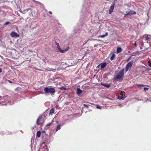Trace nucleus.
I'll return each instance as SVG.
<instances>
[{
    "label": "nucleus",
    "instance_id": "obj_28",
    "mask_svg": "<svg viewBox=\"0 0 151 151\" xmlns=\"http://www.w3.org/2000/svg\"><path fill=\"white\" fill-rule=\"evenodd\" d=\"M145 40H148L150 38L148 37V36H147L145 37Z\"/></svg>",
    "mask_w": 151,
    "mask_h": 151
},
{
    "label": "nucleus",
    "instance_id": "obj_7",
    "mask_svg": "<svg viewBox=\"0 0 151 151\" xmlns=\"http://www.w3.org/2000/svg\"><path fill=\"white\" fill-rule=\"evenodd\" d=\"M57 48L59 51L61 53H64L67 51L69 49V47H68L65 50H62L60 46L58 47Z\"/></svg>",
    "mask_w": 151,
    "mask_h": 151
},
{
    "label": "nucleus",
    "instance_id": "obj_37",
    "mask_svg": "<svg viewBox=\"0 0 151 151\" xmlns=\"http://www.w3.org/2000/svg\"><path fill=\"white\" fill-rule=\"evenodd\" d=\"M49 150L48 149H45L44 151H48Z\"/></svg>",
    "mask_w": 151,
    "mask_h": 151
},
{
    "label": "nucleus",
    "instance_id": "obj_16",
    "mask_svg": "<svg viewBox=\"0 0 151 151\" xmlns=\"http://www.w3.org/2000/svg\"><path fill=\"white\" fill-rule=\"evenodd\" d=\"M54 112V109L53 108L51 109L50 110L49 112V114L52 115Z\"/></svg>",
    "mask_w": 151,
    "mask_h": 151
},
{
    "label": "nucleus",
    "instance_id": "obj_25",
    "mask_svg": "<svg viewBox=\"0 0 151 151\" xmlns=\"http://www.w3.org/2000/svg\"><path fill=\"white\" fill-rule=\"evenodd\" d=\"M10 23H11V22H6L5 23L4 25H6L8 24H10Z\"/></svg>",
    "mask_w": 151,
    "mask_h": 151
},
{
    "label": "nucleus",
    "instance_id": "obj_27",
    "mask_svg": "<svg viewBox=\"0 0 151 151\" xmlns=\"http://www.w3.org/2000/svg\"><path fill=\"white\" fill-rule=\"evenodd\" d=\"M147 101L151 102V98H149L148 99H147L146 101Z\"/></svg>",
    "mask_w": 151,
    "mask_h": 151
},
{
    "label": "nucleus",
    "instance_id": "obj_32",
    "mask_svg": "<svg viewBox=\"0 0 151 151\" xmlns=\"http://www.w3.org/2000/svg\"><path fill=\"white\" fill-rule=\"evenodd\" d=\"M144 89L145 91H147L149 89V88L147 87H145Z\"/></svg>",
    "mask_w": 151,
    "mask_h": 151
},
{
    "label": "nucleus",
    "instance_id": "obj_29",
    "mask_svg": "<svg viewBox=\"0 0 151 151\" xmlns=\"http://www.w3.org/2000/svg\"><path fill=\"white\" fill-rule=\"evenodd\" d=\"M83 106L84 107L86 108H88V106L86 104H84Z\"/></svg>",
    "mask_w": 151,
    "mask_h": 151
},
{
    "label": "nucleus",
    "instance_id": "obj_36",
    "mask_svg": "<svg viewBox=\"0 0 151 151\" xmlns=\"http://www.w3.org/2000/svg\"><path fill=\"white\" fill-rule=\"evenodd\" d=\"M46 144H45V142H42V145H45Z\"/></svg>",
    "mask_w": 151,
    "mask_h": 151
},
{
    "label": "nucleus",
    "instance_id": "obj_4",
    "mask_svg": "<svg viewBox=\"0 0 151 151\" xmlns=\"http://www.w3.org/2000/svg\"><path fill=\"white\" fill-rule=\"evenodd\" d=\"M133 61H130L128 63L127 65L125 68V71L127 72L129 68H131L133 64Z\"/></svg>",
    "mask_w": 151,
    "mask_h": 151
},
{
    "label": "nucleus",
    "instance_id": "obj_22",
    "mask_svg": "<svg viewBox=\"0 0 151 151\" xmlns=\"http://www.w3.org/2000/svg\"><path fill=\"white\" fill-rule=\"evenodd\" d=\"M52 122L48 123L45 126L46 127H47L50 126L52 124Z\"/></svg>",
    "mask_w": 151,
    "mask_h": 151
},
{
    "label": "nucleus",
    "instance_id": "obj_17",
    "mask_svg": "<svg viewBox=\"0 0 151 151\" xmlns=\"http://www.w3.org/2000/svg\"><path fill=\"white\" fill-rule=\"evenodd\" d=\"M60 124L58 125L56 128L55 129V132H57L59 130H60Z\"/></svg>",
    "mask_w": 151,
    "mask_h": 151
},
{
    "label": "nucleus",
    "instance_id": "obj_43",
    "mask_svg": "<svg viewBox=\"0 0 151 151\" xmlns=\"http://www.w3.org/2000/svg\"><path fill=\"white\" fill-rule=\"evenodd\" d=\"M32 0V1H34V2H36V1H35V0Z\"/></svg>",
    "mask_w": 151,
    "mask_h": 151
},
{
    "label": "nucleus",
    "instance_id": "obj_18",
    "mask_svg": "<svg viewBox=\"0 0 151 151\" xmlns=\"http://www.w3.org/2000/svg\"><path fill=\"white\" fill-rule=\"evenodd\" d=\"M122 49L121 47H118L117 49L116 52L117 53H119L122 51Z\"/></svg>",
    "mask_w": 151,
    "mask_h": 151
},
{
    "label": "nucleus",
    "instance_id": "obj_21",
    "mask_svg": "<svg viewBox=\"0 0 151 151\" xmlns=\"http://www.w3.org/2000/svg\"><path fill=\"white\" fill-rule=\"evenodd\" d=\"M61 90H65L66 88L64 86H61L59 88Z\"/></svg>",
    "mask_w": 151,
    "mask_h": 151
},
{
    "label": "nucleus",
    "instance_id": "obj_14",
    "mask_svg": "<svg viewBox=\"0 0 151 151\" xmlns=\"http://www.w3.org/2000/svg\"><path fill=\"white\" fill-rule=\"evenodd\" d=\"M103 86L106 87L107 88H109L110 86L111 85L109 84H107V83H101V84Z\"/></svg>",
    "mask_w": 151,
    "mask_h": 151
},
{
    "label": "nucleus",
    "instance_id": "obj_3",
    "mask_svg": "<svg viewBox=\"0 0 151 151\" xmlns=\"http://www.w3.org/2000/svg\"><path fill=\"white\" fill-rule=\"evenodd\" d=\"M4 99H7V101L8 102L10 103L11 104H12L14 103V99L13 97H10L8 96H6L4 97Z\"/></svg>",
    "mask_w": 151,
    "mask_h": 151
},
{
    "label": "nucleus",
    "instance_id": "obj_8",
    "mask_svg": "<svg viewBox=\"0 0 151 151\" xmlns=\"http://www.w3.org/2000/svg\"><path fill=\"white\" fill-rule=\"evenodd\" d=\"M11 36L13 37H19V35L16 32H12L10 34Z\"/></svg>",
    "mask_w": 151,
    "mask_h": 151
},
{
    "label": "nucleus",
    "instance_id": "obj_15",
    "mask_svg": "<svg viewBox=\"0 0 151 151\" xmlns=\"http://www.w3.org/2000/svg\"><path fill=\"white\" fill-rule=\"evenodd\" d=\"M108 33L107 32H106L105 33V34L104 35H101L99 36L98 37V38L99 37H101V38H104L105 37V36H107L108 35Z\"/></svg>",
    "mask_w": 151,
    "mask_h": 151
},
{
    "label": "nucleus",
    "instance_id": "obj_11",
    "mask_svg": "<svg viewBox=\"0 0 151 151\" xmlns=\"http://www.w3.org/2000/svg\"><path fill=\"white\" fill-rule=\"evenodd\" d=\"M28 11H29V13H32V10L30 8L28 9H27L24 10L22 11V13L25 14L27 13Z\"/></svg>",
    "mask_w": 151,
    "mask_h": 151
},
{
    "label": "nucleus",
    "instance_id": "obj_6",
    "mask_svg": "<svg viewBox=\"0 0 151 151\" xmlns=\"http://www.w3.org/2000/svg\"><path fill=\"white\" fill-rule=\"evenodd\" d=\"M43 118L42 117V116H40L37 120V124L38 125L42 124V121H43Z\"/></svg>",
    "mask_w": 151,
    "mask_h": 151
},
{
    "label": "nucleus",
    "instance_id": "obj_40",
    "mask_svg": "<svg viewBox=\"0 0 151 151\" xmlns=\"http://www.w3.org/2000/svg\"><path fill=\"white\" fill-rule=\"evenodd\" d=\"M49 13L50 14H52V12H51V11H50L49 12Z\"/></svg>",
    "mask_w": 151,
    "mask_h": 151
},
{
    "label": "nucleus",
    "instance_id": "obj_35",
    "mask_svg": "<svg viewBox=\"0 0 151 151\" xmlns=\"http://www.w3.org/2000/svg\"><path fill=\"white\" fill-rule=\"evenodd\" d=\"M2 100H3V98L2 97L0 96V100H1V101L2 102L3 101Z\"/></svg>",
    "mask_w": 151,
    "mask_h": 151
},
{
    "label": "nucleus",
    "instance_id": "obj_44",
    "mask_svg": "<svg viewBox=\"0 0 151 151\" xmlns=\"http://www.w3.org/2000/svg\"><path fill=\"white\" fill-rule=\"evenodd\" d=\"M119 106H120V107H122V106L121 105H120Z\"/></svg>",
    "mask_w": 151,
    "mask_h": 151
},
{
    "label": "nucleus",
    "instance_id": "obj_12",
    "mask_svg": "<svg viewBox=\"0 0 151 151\" xmlns=\"http://www.w3.org/2000/svg\"><path fill=\"white\" fill-rule=\"evenodd\" d=\"M82 90L80 88H78L77 89V94L79 96V95L81 94L82 93Z\"/></svg>",
    "mask_w": 151,
    "mask_h": 151
},
{
    "label": "nucleus",
    "instance_id": "obj_23",
    "mask_svg": "<svg viewBox=\"0 0 151 151\" xmlns=\"http://www.w3.org/2000/svg\"><path fill=\"white\" fill-rule=\"evenodd\" d=\"M148 65L150 67H151V61L150 60H149L148 61Z\"/></svg>",
    "mask_w": 151,
    "mask_h": 151
},
{
    "label": "nucleus",
    "instance_id": "obj_13",
    "mask_svg": "<svg viewBox=\"0 0 151 151\" xmlns=\"http://www.w3.org/2000/svg\"><path fill=\"white\" fill-rule=\"evenodd\" d=\"M107 64L106 63H101L100 64L101 68H104L106 65Z\"/></svg>",
    "mask_w": 151,
    "mask_h": 151
},
{
    "label": "nucleus",
    "instance_id": "obj_33",
    "mask_svg": "<svg viewBox=\"0 0 151 151\" xmlns=\"http://www.w3.org/2000/svg\"><path fill=\"white\" fill-rule=\"evenodd\" d=\"M96 108L97 109H101V107L100 106H99V105L97 106H96Z\"/></svg>",
    "mask_w": 151,
    "mask_h": 151
},
{
    "label": "nucleus",
    "instance_id": "obj_1",
    "mask_svg": "<svg viewBox=\"0 0 151 151\" xmlns=\"http://www.w3.org/2000/svg\"><path fill=\"white\" fill-rule=\"evenodd\" d=\"M45 93H50L52 95H54L55 92V89L52 87H46L44 89Z\"/></svg>",
    "mask_w": 151,
    "mask_h": 151
},
{
    "label": "nucleus",
    "instance_id": "obj_2",
    "mask_svg": "<svg viewBox=\"0 0 151 151\" xmlns=\"http://www.w3.org/2000/svg\"><path fill=\"white\" fill-rule=\"evenodd\" d=\"M124 75V69H122L120 72L116 75L114 78V80L122 78Z\"/></svg>",
    "mask_w": 151,
    "mask_h": 151
},
{
    "label": "nucleus",
    "instance_id": "obj_30",
    "mask_svg": "<svg viewBox=\"0 0 151 151\" xmlns=\"http://www.w3.org/2000/svg\"><path fill=\"white\" fill-rule=\"evenodd\" d=\"M0 134L1 135H3L5 134V132H1Z\"/></svg>",
    "mask_w": 151,
    "mask_h": 151
},
{
    "label": "nucleus",
    "instance_id": "obj_41",
    "mask_svg": "<svg viewBox=\"0 0 151 151\" xmlns=\"http://www.w3.org/2000/svg\"><path fill=\"white\" fill-rule=\"evenodd\" d=\"M134 45L135 46H137V44H136V42H135V43H134Z\"/></svg>",
    "mask_w": 151,
    "mask_h": 151
},
{
    "label": "nucleus",
    "instance_id": "obj_45",
    "mask_svg": "<svg viewBox=\"0 0 151 151\" xmlns=\"http://www.w3.org/2000/svg\"><path fill=\"white\" fill-rule=\"evenodd\" d=\"M96 46H97V45H94V47H96Z\"/></svg>",
    "mask_w": 151,
    "mask_h": 151
},
{
    "label": "nucleus",
    "instance_id": "obj_42",
    "mask_svg": "<svg viewBox=\"0 0 151 151\" xmlns=\"http://www.w3.org/2000/svg\"><path fill=\"white\" fill-rule=\"evenodd\" d=\"M100 66V64L99 65H98L97 67V68H99V66Z\"/></svg>",
    "mask_w": 151,
    "mask_h": 151
},
{
    "label": "nucleus",
    "instance_id": "obj_5",
    "mask_svg": "<svg viewBox=\"0 0 151 151\" xmlns=\"http://www.w3.org/2000/svg\"><path fill=\"white\" fill-rule=\"evenodd\" d=\"M124 92L123 91H121L120 93V96H118V99L120 100H124L126 97V96H124Z\"/></svg>",
    "mask_w": 151,
    "mask_h": 151
},
{
    "label": "nucleus",
    "instance_id": "obj_9",
    "mask_svg": "<svg viewBox=\"0 0 151 151\" xmlns=\"http://www.w3.org/2000/svg\"><path fill=\"white\" fill-rule=\"evenodd\" d=\"M136 12L135 11L133 10H130L129 11L127 14H126L124 15V17H126L128 15H132L134 14H136Z\"/></svg>",
    "mask_w": 151,
    "mask_h": 151
},
{
    "label": "nucleus",
    "instance_id": "obj_10",
    "mask_svg": "<svg viewBox=\"0 0 151 151\" xmlns=\"http://www.w3.org/2000/svg\"><path fill=\"white\" fill-rule=\"evenodd\" d=\"M115 4H113L110 7L109 11V13L111 14L113 12L114 7Z\"/></svg>",
    "mask_w": 151,
    "mask_h": 151
},
{
    "label": "nucleus",
    "instance_id": "obj_39",
    "mask_svg": "<svg viewBox=\"0 0 151 151\" xmlns=\"http://www.w3.org/2000/svg\"><path fill=\"white\" fill-rule=\"evenodd\" d=\"M8 81L10 83H12V82L11 81H10V80H8Z\"/></svg>",
    "mask_w": 151,
    "mask_h": 151
},
{
    "label": "nucleus",
    "instance_id": "obj_20",
    "mask_svg": "<svg viewBox=\"0 0 151 151\" xmlns=\"http://www.w3.org/2000/svg\"><path fill=\"white\" fill-rule=\"evenodd\" d=\"M115 55L114 54H113L111 56V57L110 58V59L111 60H113L114 58L115 57Z\"/></svg>",
    "mask_w": 151,
    "mask_h": 151
},
{
    "label": "nucleus",
    "instance_id": "obj_31",
    "mask_svg": "<svg viewBox=\"0 0 151 151\" xmlns=\"http://www.w3.org/2000/svg\"><path fill=\"white\" fill-rule=\"evenodd\" d=\"M131 58V56H130V57H129L127 60V62H128Z\"/></svg>",
    "mask_w": 151,
    "mask_h": 151
},
{
    "label": "nucleus",
    "instance_id": "obj_19",
    "mask_svg": "<svg viewBox=\"0 0 151 151\" xmlns=\"http://www.w3.org/2000/svg\"><path fill=\"white\" fill-rule=\"evenodd\" d=\"M41 132L40 131H38L37 132V136L38 137H39L40 136Z\"/></svg>",
    "mask_w": 151,
    "mask_h": 151
},
{
    "label": "nucleus",
    "instance_id": "obj_46",
    "mask_svg": "<svg viewBox=\"0 0 151 151\" xmlns=\"http://www.w3.org/2000/svg\"><path fill=\"white\" fill-rule=\"evenodd\" d=\"M139 101H140L141 100H138Z\"/></svg>",
    "mask_w": 151,
    "mask_h": 151
},
{
    "label": "nucleus",
    "instance_id": "obj_34",
    "mask_svg": "<svg viewBox=\"0 0 151 151\" xmlns=\"http://www.w3.org/2000/svg\"><path fill=\"white\" fill-rule=\"evenodd\" d=\"M55 43L56 44V45H57V47L60 46L59 44V43H57L56 42H55Z\"/></svg>",
    "mask_w": 151,
    "mask_h": 151
},
{
    "label": "nucleus",
    "instance_id": "obj_24",
    "mask_svg": "<svg viewBox=\"0 0 151 151\" xmlns=\"http://www.w3.org/2000/svg\"><path fill=\"white\" fill-rule=\"evenodd\" d=\"M12 134V132H11L8 131L5 132V134L7 135L10 134Z\"/></svg>",
    "mask_w": 151,
    "mask_h": 151
},
{
    "label": "nucleus",
    "instance_id": "obj_38",
    "mask_svg": "<svg viewBox=\"0 0 151 151\" xmlns=\"http://www.w3.org/2000/svg\"><path fill=\"white\" fill-rule=\"evenodd\" d=\"M2 69L1 68H0V73L2 72Z\"/></svg>",
    "mask_w": 151,
    "mask_h": 151
},
{
    "label": "nucleus",
    "instance_id": "obj_26",
    "mask_svg": "<svg viewBox=\"0 0 151 151\" xmlns=\"http://www.w3.org/2000/svg\"><path fill=\"white\" fill-rule=\"evenodd\" d=\"M137 86L141 88L144 86V85L143 84H138L137 85Z\"/></svg>",
    "mask_w": 151,
    "mask_h": 151
}]
</instances>
